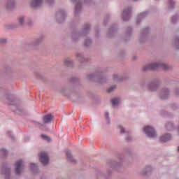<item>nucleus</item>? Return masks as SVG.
Masks as SVG:
<instances>
[{
  "mask_svg": "<svg viewBox=\"0 0 179 179\" xmlns=\"http://www.w3.org/2000/svg\"><path fill=\"white\" fill-rule=\"evenodd\" d=\"M157 69H164L167 71L169 66L164 63H154L143 68V71H157Z\"/></svg>",
  "mask_w": 179,
  "mask_h": 179,
  "instance_id": "obj_1",
  "label": "nucleus"
},
{
  "mask_svg": "<svg viewBox=\"0 0 179 179\" xmlns=\"http://www.w3.org/2000/svg\"><path fill=\"white\" fill-rule=\"evenodd\" d=\"M145 135L148 136L149 138H155L157 136L156 131L153 127L147 126L143 129Z\"/></svg>",
  "mask_w": 179,
  "mask_h": 179,
  "instance_id": "obj_2",
  "label": "nucleus"
},
{
  "mask_svg": "<svg viewBox=\"0 0 179 179\" xmlns=\"http://www.w3.org/2000/svg\"><path fill=\"white\" fill-rule=\"evenodd\" d=\"M39 159L41 162L42 164H47L49 162L48 155L45 152H41L39 154Z\"/></svg>",
  "mask_w": 179,
  "mask_h": 179,
  "instance_id": "obj_3",
  "label": "nucleus"
},
{
  "mask_svg": "<svg viewBox=\"0 0 179 179\" xmlns=\"http://www.w3.org/2000/svg\"><path fill=\"white\" fill-rule=\"evenodd\" d=\"M15 166V173L19 174L22 171V166H23V162L22 160H19L17 162Z\"/></svg>",
  "mask_w": 179,
  "mask_h": 179,
  "instance_id": "obj_4",
  "label": "nucleus"
},
{
  "mask_svg": "<svg viewBox=\"0 0 179 179\" xmlns=\"http://www.w3.org/2000/svg\"><path fill=\"white\" fill-rule=\"evenodd\" d=\"M131 16V9L127 8L123 11V20H128L127 17H129Z\"/></svg>",
  "mask_w": 179,
  "mask_h": 179,
  "instance_id": "obj_5",
  "label": "nucleus"
},
{
  "mask_svg": "<svg viewBox=\"0 0 179 179\" xmlns=\"http://www.w3.org/2000/svg\"><path fill=\"white\" fill-rule=\"evenodd\" d=\"M43 3V0H33L31 5L33 8H37Z\"/></svg>",
  "mask_w": 179,
  "mask_h": 179,
  "instance_id": "obj_6",
  "label": "nucleus"
},
{
  "mask_svg": "<svg viewBox=\"0 0 179 179\" xmlns=\"http://www.w3.org/2000/svg\"><path fill=\"white\" fill-rule=\"evenodd\" d=\"M52 118H54V116H52V115H47L43 117V122L45 124H48V122H51Z\"/></svg>",
  "mask_w": 179,
  "mask_h": 179,
  "instance_id": "obj_7",
  "label": "nucleus"
},
{
  "mask_svg": "<svg viewBox=\"0 0 179 179\" xmlns=\"http://www.w3.org/2000/svg\"><path fill=\"white\" fill-rule=\"evenodd\" d=\"M170 139H171V136H170V134L164 135L160 138L161 142H167L170 141Z\"/></svg>",
  "mask_w": 179,
  "mask_h": 179,
  "instance_id": "obj_8",
  "label": "nucleus"
},
{
  "mask_svg": "<svg viewBox=\"0 0 179 179\" xmlns=\"http://www.w3.org/2000/svg\"><path fill=\"white\" fill-rule=\"evenodd\" d=\"M167 97H169V90H166L162 93L161 99H162V100H165V99H167Z\"/></svg>",
  "mask_w": 179,
  "mask_h": 179,
  "instance_id": "obj_9",
  "label": "nucleus"
},
{
  "mask_svg": "<svg viewBox=\"0 0 179 179\" xmlns=\"http://www.w3.org/2000/svg\"><path fill=\"white\" fill-rule=\"evenodd\" d=\"M113 106H118L120 104V99L114 98L111 100Z\"/></svg>",
  "mask_w": 179,
  "mask_h": 179,
  "instance_id": "obj_10",
  "label": "nucleus"
},
{
  "mask_svg": "<svg viewBox=\"0 0 179 179\" xmlns=\"http://www.w3.org/2000/svg\"><path fill=\"white\" fill-rule=\"evenodd\" d=\"M42 139H44L45 141H48V142H50L51 141V138L44 134L41 135Z\"/></svg>",
  "mask_w": 179,
  "mask_h": 179,
  "instance_id": "obj_11",
  "label": "nucleus"
},
{
  "mask_svg": "<svg viewBox=\"0 0 179 179\" xmlns=\"http://www.w3.org/2000/svg\"><path fill=\"white\" fill-rule=\"evenodd\" d=\"M18 20H19L20 24H23V22H24V17H20L18 18Z\"/></svg>",
  "mask_w": 179,
  "mask_h": 179,
  "instance_id": "obj_12",
  "label": "nucleus"
},
{
  "mask_svg": "<svg viewBox=\"0 0 179 179\" xmlns=\"http://www.w3.org/2000/svg\"><path fill=\"white\" fill-rule=\"evenodd\" d=\"M166 128L167 129H169L170 128H173V124H172L171 123H168V124H166Z\"/></svg>",
  "mask_w": 179,
  "mask_h": 179,
  "instance_id": "obj_13",
  "label": "nucleus"
},
{
  "mask_svg": "<svg viewBox=\"0 0 179 179\" xmlns=\"http://www.w3.org/2000/svg\"><path fill=\"white\" fill-rule=\"evenodd\" d=\"M66 157L69 160H71V159H72V155H71L70 152H66Z\"/></svg>",
  "mask_w": 179,
  "mask_h": 179,
  "instance_id": "obj_14",
  "label": "nucleus"
},
{
  "mask_svg": "<svg viewBox=\"0 0 179 179\" xmlns=\"http://www.w3.org/2000/svg\"><path fill=\"white\" fill-rule=\"evenodd\" d=\"M119 129H120V132H121L122 134H124V132H125V129H124L122 127L120 126V127H119Z\"/></svg>",
  "mask_w": 179,
  "mask_h": 179,
  "instance_id": "obj_15",
  "label": "nucleus"
},
{
  "mask_svg": "<svg viewBox=\"0 0 179 179\" xmlns=\"http://www.w3.org/2000/svg\"><path fill=\"white\" fill-rule=\"evenodd\" d=\"M114 89H115V86H113V87H111L110 88H109L108 90V93L113 92V90H114Z\"/></svg>",
  "mask_w": 179,
  "mask_h": 179,
  "instance_id": "obj_16",
  "label": "nucleus"
},
{
  "mask_svg": "<svg viewBox=\"0 0 179 179\" xmlns=\"http://www.w3.org/2000/svg\"><path fill=\"white\" fill-rule=\"evenodd\" d=\"M79 9H80V5H77L76 6V12H78V10H79Z\"/></svg>",
  "mask_w": 179,
  "mask_h": 179,
  "instance_id": "obj_17",
  "label": "nucleus"
},
{
  "mask_svg": "<svg viewBox=\"0 0 179 179\" xmlns=\"http://www.w3.org/2000/svg\"><path fill=\"white\" fill-rule=\"evenodd\" d=\"M3 43H6V39H0V43L3 44Z\"/></svg>",
  "mask_w": 179,
  "mask_h": 179,
  "instance_id": "obj_18",
  "label": "nucleus"
},
{
  "mask_svg": "<svg viewBox=\"0 0 179 179\" xmlns=\"http://www.w3.org/2000/svg\"><path fill=\"white\" fill-rule=\"evenodd\" d=\"M31 167H37V166L36 165V164H31Z\"/></svg>",
  "mask_w": 179,
  "mask_h": 179,
  "instance_id": "obj_19",
  "label": "nucleus"
},
{
  "mask_svg": "<svg viewBox=\"0 0 179 179\" xmlns=\"http://www.w3.org/2000/svg\"><path fill=\"white\" fill-rule=\"evenodd\" d=\"M169 3H170V5H174V1H169Z\"/></svg>",
  "mask_w": 179,
  "mask_h": 179,
  "instance_id": "obj_20",
  "label": "nucleus"
},
{
  "mask_svg": "<svg viewBox=\"0 0 179 179\" xmlns=\"http://www.w3.org/2000/svg\"><path fill=\"white\" fill-rule=\"evenodd\" d=\"M106 117H108V113H105Z\"/></svg>",
  "mask_w": 179,
  "mask_h": 179,
  "instance_id": "obj_21",
  "label": "nucleus"
},
{
  "mask_svg": "<svg viewBox=\"0 0 179 179\" xmlns=\"http://www.w3.org/2000/svg\"><path fill=\"white\" fill-rule=\"evenodd\" d=\"M1 152H6V151L5 150H3V149L1 150Z\"/></svg>",
  "mask_w": 179,
  "mask_h": 179,
  "instance_id": "obj_22",
  "label": "nucleus"
},
{
  "mask_svg": "<svg viewBox=\"0 0 179 179\" xmlns=\"http://www.w3.org/2000/svg\"><path fill=\"white\" fill-rule=\"evenodd\" d=\"M172 19H173V20H176V17H173Z\"/></svg>",
  "mask_w": 179,
  "mask_h": 179,
  "instance_id": "obj_23",
  "label": "nucleus"
},
{
  "mask_svg": "<svg viewBox=\"0 0 179 179\" xmlns=\"http://www.w3.org/2000/svg\"><path fill=\"white\" fill-rule=\"evenodd\" d=\"M145 15V13H141V15Z\"/></svg>",
  "mask_w": 179,
  "mask_h": 179,
  "instance_id": "obj_24",
  "label": "nucleus"
},
{
  "mask_svg": "<svg viewBox=\"0 0 179 179\" xmlns=\"http://www.w3.org/2000/svg\"><path fill=\"white\" fill-rule=\"evenodd\" d=\"M89 76H90V77H92V76H92V75H90Z\"/></svg>",
  "mask_w": 179,
  "mask_h": 179,
  "instance_id": "obj_25",
  "label": "nucleus"
},
{
  "mask_svg": "<svg viewBox=\"0 0 179 179\" xmlns=\"http://www.w3.org/2000/svg\"><path fill=\"white\" fill-rule=\"evenodd\" d=\"M114 78H115H115H117V76H114Z\"/></svg>",
  "mask_w": 179,
  "mask_h": 179,
  "instance_id": "obj_26",
  "label": "nucleus"
},
{
  "mask_svg": "<svg viewBox=\"0 0 179 179\" xmlns=\"http://www.w3.org/2000/svg\"><path fill=\"white\" fill-rule=\"evenodd\" d=\"M155 90H151V92H154Z\"/></svg>",
  "mask_w": 179,
  "mask_h": 179,
  "instance_id": "obj_27",
  "label": "nucleus"
},
{
  "mask_svg": "<svg viewBox=\"0 0 179 179\" xmlns=\"http://www.w3.org/2000/svg\"><path fill=\"white\" fill-rule=\"evenodd\" d=\"M178 151L179 152V147H178Z\"/></svg>",
  "mask_w": 179,
  "mask_h": 179,
  "instance_id": "obj_28",
  "label": "nucleus"
},
{
  "mask_svg": "<svg viewBox=\"0 0 179 179\" xmlns=\"http://www.w3.org/2000/svg\"><path fill=\"white\" fill-rule=\"evenodd\" d=\"M134 1H137V0H134Z\"/></svg>",
  "mask_w": 179,
  "mask_h": 179,
  "instance_id": "obj_29",
  "label": "nucleus"
}]
</instances>
